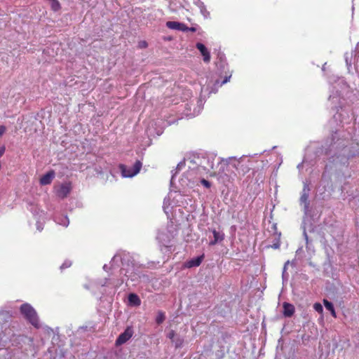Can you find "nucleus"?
Masks as SVG:
<instances>
[{"mask_svg":"<svg viewBox=\"0 0 359 359\" xmlns=\"http://www.w3.org/2000/svg\"><path fill=\"white\" fill-rule=\"evenodd\" d=\"M6 130V126L1 125L0 126V137L2 136Z\"/></svg>","mask_w":359,"mask_h":359,"instance_id":"obj_25","label":"nucleus"},{"mask_svg":"<svg viewBox=\"0 0 359 359\" xmlns=\"http://www.w3.org/2000/svg\"><path fill=\"white\" fill-rule=\"evenodd\" d=\"M71 191V185L69 184H62L57 190V195L61 198H65Z\"/></svg>","mask_w":359,"mask_h":359,"instance_id":"obj_7","label":"nucleus"},{"mask_svg":"<svg viewBox=\"0 0 359 359\" xmlns=\"http://www.w3.org/2000/svg\"><path fill=\"white\" fill-rule=\"evenodd\" d=\"M133 332L130 327H127L125 331L121 333L116 341V345L120 346L125 344L133 336Z\"/></svg>","mask_w":359,"mask_h":359,"instance_id":"obj_5","label":"nucleus"},{"mask_svg":"<svg viewBox=\"0 0 359 359\" xmlns=\"http://www.w3.org/2000/svg\"><path fill=\"white\" fill-rule=\"evenodd\" d=\"M189 32H196V28L193 27H188V32H189Z\"/></svg>","mask_w":359,"mask_h":359,"instance_id":"obj_27","label":"nucleus"},{"mask_svg":"<svg viewBox=\"0 0 359 359\" xmlns=\"http://www.w3.org/2000/svg\"><path fill=\"white\" fill-rule=\"evenodd\" d=\"M313 309L319 313H322L323 311V308L320 303H315L313 304Z\"/></svg>","mask_w":359,"mask_h":359,"instance_id":"obj_19","label":"nucleus"},{"mask_svg":"<svg viewBox=\"0 0 359 359\" xmlns=\"http://www.w3.org/2000/svg\"><path fill=\"white\" fill-rule=\"evenodd\" d=\"M54 177L55 172L53 170H50L41 177L40 184L41 185L50 184Z\"/></svg>","mask_w":359,"mask_h":359,"instance_id":"obj_9","label":"nucleus"},{"mask_svg":"<svg viewBox=\"0 0 359 359\" xmlns=\"http://www.w3.org/2000/svg\"><path fill=\"white\" fill-rule=\"evenodd\" d=\"M173 342H175V347L179 348V347L182 346V345L183 344V339L178 338L177 340H175V341L174 340Z\"/></svg>","mask_w":359,"mask_h":359,"instance_id":"obj_23","label":"nucleus"},{"mask_svg":"<svg viewBox=\"0 0 359 359\" xmlns=\"http://www.w3.org/2000/svg\"><path fill=\"white\" fill-rule=\"evenodd\" d=\"M65 219L67 221V223H65L64 225L65 226H67L68 224H69V220H68V218L67 217H65Z\"/></svg>","mask_w":359,"mask_h":359,"instance_id":"obj_28","label":"nucleus"},{"mask_svg":"<svg viewBox=\"0 0 359 359\" xmlns=\"http://www.w3.org/2000/svg\"><path fill=\"white\" fill-rule=\"evenodd\" d=\"M142 168V163L137 160L133 167H128L125 164H119L118 168L123 177L131 178L137 175Z\"/></svg>","mask_w":359,"mask_h":359,"instance_id":"obj_3","label":"nucleus"},{"mask_svg":"<svg viewBox=\"0 0 359 359\" xmlns=\"http://www.w3.org/2000/svg\"><path fill=\"white\" fill-rule=\"evenodd\" d=\"M212 233H213V236H214V240L211 241L210 242V245H214L216 243H217L218 242L223 241L224 238V233L222 232H219V231H216L215 229H214L212 231Z\"/></svg>","mask_w":359,"mask_h":359,"instance_id":"obj_13","label":"nucleus"},{"mask_svg":"<svg viewBox=\"0 0 359 359\" xmlns=\"http://www.w3.org/2000/svg\"><path fill=\"white\" fill-rule=\"evenodd\" d=\"M20 313L25 317V318L29 321L33 326L39 327V318L35 309L27 303H25L21 305Z\"/></svg>","mask_w":359,"mask_h":359,"instance_id":"obj_2","label":"nucleus"},{"mask_svg":"<svg viewBox=\"0 0 359 359\" xmlns=\"http://www.w3.org/2000/svg\"><path fill=\"white\" fill-rule=\"evenodd\" d=\"M95 327L93 326H82L81 327H79L78 332H85V331H89V332H95Z\"/></svg>","mask_w":359,"mask_h":359,"instance_id":"obj_17","label":"nucleus"},{"mask_svg":"<svg viewBox=\"0 0 359 359\" xmlns=\"http://www.w3.org/2000/svg\"><path fill=\"white\" fill-rule=\"evenodd\" d=\"M233 164H235V171L237 173V176L238 175L239 177H243L250 170V166L242 161L233 159Z\"/></svg>","mask_w":359,"mask_h":359,"instance_id":"obj_4","label":"nucleus"},{"mask_svg":"<svg viewBox=\"0 0 359 359\" xmlns=\"http://www.w3.org/2000/svg\"><path fill=\"white\" fill-rule=\"evenodd\" d=\"M0 317H2V320L4 322H6L8 321V319L10 318L11 316L6 311H0Z\"/></svg>","mask_w":359,"mask_h":359,"instance_id":"obj_18","label":"nucleus"},{"mask_svg":"<svg viewBox=\"0 0 359 359\" xmlns=\"http://www.w3.org/2000/svg\"><path fill=\"white\" fill-rule=\"evenodd\" d=\"M203 256L197 257L194 259H191L187 262H185L184 266L186 268H192L200 266L203 261Z\"/></svg>","mask_w":359,"mask_h":359,"instance_id":"obj_11","label":"nucleus"},{"mask_svg":"<svg viewBox=\"0 0 359 359\" xmlns=\"http://www.w3.org/2000/svg\"><path fill=\"white\" fill-rule=\"evenodd\" d=\"M300 202L304 204L306 208L309 207V189L306 190V188L303 189L302 194L300 197Z\"/></svg>","mask_w":359,"mask_h":359,"instance_id":"obj_14","label":"nucleus"},{"mask_svg":"<svg viewBox=\"0 0 359 359\" xmlns=\"http://www.w3.org/2000/svg\"><path fill=\"white\" fill-rule=\"evenodd\" d=\"M323 304H324L325 308L331 312L332 316L334 318H336L337 315H336V312H335V310H334V306H333L332 303L329 302L327 299H324L323 300Z\"/></svg>","mask_w":359,"mask_h":359,"instance_id":"obj_15","label":"nucleus"},{"mask_svg":"<svg viewBox=\"0 0 359 359\" xmlns=\"http://www.w3.org/2000/svg\"><path fill=\"white\" fill-rule=\"evenodd\" d=\"M166 26L171 29L188 32V27L184 23L175 21H168L166 22Z\"/></svg>","mask_w":359,"mask_h":359,"instance_id":"obj_6","label":"nucleus"},{"mask_svg":"<svg viewBox=\"0 0 359 359\" xmlns=\"http://www.w3.org/2000/svg\"><path fill=\"white\" fill-rule=\"evenodd\" d=\"M148 46V43L146 41H140L138 43V48H146Z\"/></svg>","mask_w":359,"mask_h":359,"instance_id":"obj_21","label":"nucleus"},{"mask_svg":"<svg viewBox=\"0 0 359 359\" xmlns=\"http://www.w3.org/2000/svg\"><path fill=\"white\" fill-rule=\"evenodd\" d=\"M201 183L206 188H210L211 187L210 182L205 179H202L201 180Z\"/></svg>","mask_w":359,"mask_h":359,"instance_id":"obj_22","label":"nucleus"},{"mask_svg":"<svg viewBox=\"0 0 359 359\" xmlns=\"http://www.w3.org/2000/svg\"><path fill=\"white\" fill-rule=\"evenodd\" d=\"M107 266L106 264H104V266H103V269H104V270H107Z\"/></svg>","mask_w":359,"mask_h":359,"instance_id":"obj_29","label":"nucleus"},{"mask_svg":"<svg viewBox=\"0 0 359 359\" xmlns=\"http://www.w3.org/2000/svg\"><path fill=\"white\" fill-rule=\"evenodd\" d=\"M72 265V262L69 260H66L64 262V263L60 266V269L63 270L65 269H67L70 267Z\"/></svg>","mask_w":359,"mask_h":359,"instance_id":"obj_20","label":"nucleus"},{"mask_svg":"<svg viewBox=\"0 0 359 359\" xmlns=\"http://www.w3.org/2000/svg\"><path fill=\"white\" fill-rule=\"evenodd\" d=\"M175 332L174 330H171L168 334V337L172 341H174V338H175Z\"/></svg>","mask_w":359,"mask_h":359,"instance_id":"obj_24","label":"nucleus"},{"mask_svg":"<svg viewBox=\"0 0 359 359\" xmlns=\"http://www.w3.org/2000/svg\"><path fill=\"white\" fill-rule=\"evenodd\" d=\"M165 319V313L163 311H158L156 318V322L158 325L161 324Z\"/></svg>","mask_w":359,"mask_h":359,"instance_id":"obj_16","label":"nucleus"},{"mask_svg":"<svg viewBox=\"0 0 359 359\" xmlns=\"http://www.w3.org/2000/svg\"><path fill=\"white\" fill-rule=\"evenodd\" d=\"M196 47L203 55V61L205 62H209L210 61V54L205 45L201 43H197Z\"/></svg>","mask_w":359,"mask_h":359,"instance_id":"obj_8","label":"nucleus"},{"mask_svg":"<svg viewBox=\"0 0 359 359\" xmlns=\"http://www.w3.org/2000/svg\"><path fill=\"white\" fill-rule=\"evenodd\" d=\"M283 315L285 317H291L293 316L295 311L294 306L290 303L284 302L283 304Z\"/></svg>","mask_w":359,"mask_h":359,"instance_id":"obj_10","label":"nucleus"},{"mask_svg":"<svg viewBox=\"0 0 359 359\" xmlns=\"http://www.w3.org/2000/svg\"><path fill=\"white\" fill-rule=\"evenodd\" d=\"M211 176H216L217 180L225 186L232 183L237 177L233 159L222 161L219 163L218 171L211 174Z\"/></svg>","mask_w":359,"mask_h":359,"instance_id":"obj_1","label":"nucleus"},{"mask_svg":"<svg viewBox=\"0 0 359 359\" xmlns=\"http://www.w3.org/2000/svg\"><path fill=\"white\" fill-rule=\"evenodd\" d=\"M128 299L130 306H139L141 304V300L140 297L135 293L129 294Z\"/></svg>","mask_w":359,"mask_h":359,"instance_id":"obj_12","label":"nucleus"},{"mask_svg":"<svg viewBox=\"0 0 359 359\" xmlns=\"http://www.w3.org/2000/svg\"><path fill=\"white\" fill-rule=\"evenodd\" d=\"M280 241L278 240L276 243H273V245L271 246L274 249H278L280 248Z\"/></svg>","mask_w":359,"mask_h":359,"instance_id":"obj_26","label":"nucleus"}]
</instances>
